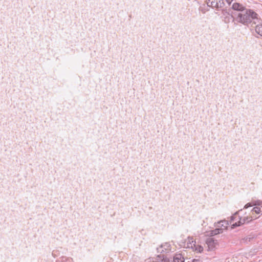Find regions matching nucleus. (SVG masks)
Here are the masks:
<instances>
[{
    "label": "nucleus",
    "mask_w": 262,
    "mask_h": 262,
    "mask_svg": "<svg viewBox=\"0 0 262 262\" xmlns=\"http://www.w3.org/2000/svg\"><path fill=\"white\" fill-rule=\"evenodd\" d=\"M257 14L251 9H245L242 12H239L235 20L244 25H248L252 20L257 18Z\"/></svg>",
    "instance_id": "f257e3e1"
},
{
    "label": "nucleus",
    "mask_w": 262,
    "mask_h": 262,
    "mask_svg": "<svg viewBox=\"0 0 262 262\" xmlns=\"http://www.w3.org/2000/svg\"><path fill=\"white\" fill-rule=\"evenodd\" d=\"M237 214L238 212H236L233 216H231V221L233 222L239 220L237 222H235L232 224L231 227L232 228L239 226L245 223H248L251 221L258 218V217L256 216L255 215H250L242 218L238 216Z\"/></svg>",
    "instance_id": "f03ea898"
},
{
    "label": "nucleus",
    "mask_w": 262,
    "mask_h": 262,
    "mask_svg": "<svg viewBox=\"0 0 262 262\" xmlns=\"http://www.w3.org/2000/svg\"><path fill=\"white\" fill-rule=\"evenodd\" d=\"M206 4L208 7L218 10L222 8L225 5L223 0H206Z\"/></svg>",
    "instance_id": "7ed1b4c3"
},
{
    "label": "nucleus",
    "mask_w": 262,
    "mask_h": 262,
    "mask_svg": "<svg viewBox=\"0 0 262 262\" xmlns=\"http://www.w3.org/2000/svg\"><path fill=\"white\" fill-rule=\"evenodd\" d=\"M158 252H160V255H164L167 253H169L171 251V246L168 243L162 244L159 247L157 248Z\"/></svg>",
    "instance_id": "20e7f679"
},
{
    "label": "nucleus",
    "mask_w": 262,
    "mask_h": 262,
    "mask_svg": "<svg viewBox=\"0 0 262 262\" xmlns=\"http://www.w3.org/2000/svg\"><path fill=\"white\" fill-rule=\"evenodd\" d=\"M150 262H169V259L163 254L158 255L156 257L152 258Z\"/></svg>",
    "instance_id": "39448f33"
},
{
    "label": "nucleus",
    "mask_w": 262,
    "mask_h": 262,
    "mask_svg": "<svg viewBox=\"0 0 262 262\" xmlns=\"http://www.w3.org/2000/svg\"><path fill=\"white\" fill-rule=\"evenodd\" d=\"M195 243L196 242L193 240V238L189 236L184 243V247L192 249Z\"/></svg>",
    "instance_id": "423d86ee"
},
{
    "label": "nucleus",
    "mask_w": 262,
    "mask_h": 262,
    "mask_svg": "<svg viewBox=\"0 0 262 262\" xmlns=\"http://www.w3.org/2000/svg\"><path fill=\"white\" fill-rule=\"evenodd\" d=\"M206 243L207 245L208 249L209 250H212L215 247V243L214 242V239L212 237H208L206 239Z\"/></svg>",
    "instance_id": "0eeeda50"
},
{
    "label": "nucleus",
    "mask_w": 262,
    "mask_h": 262,
    "mask_svg": "<svg viewBox=\"0 0 262 262\" xmlns=\"http://www.w3.org/2000/svg\"><path fill=\"white\" fill-rule=\"evenodd\" d=\"M232 8L234 10L238 11H240V12H242L246 9V8L243 5L238 3H233L232 6Z\"/></svg>",
    "instance_id": "6e6552de"
},
{
    "label": "nucleus",
    "mask_w": 262,
    "mask_h": 262,
    "mask_svg": "<svg viewBox=\"0 0 262 262\" xmlns=\"http://www.w3.org/2000/svg\"><path fill=\"white\" fill-rule=\"evenodd\" d=\"M173 262H184V258L180 253L176 254L173 257Z\"/></svg>",
    "instance_id": "1a4fd4ad"
},
{
    "label": "nucleus",
    "mask_w": 262,
    "mask_h": 262,
    "mask_svg": "<svg viewBox=\"0 0 262 262\" xmlns=\"http://www.w3.org/2000/svg\"><path fill=\"white\" fill-rule=\"evenodd\" d=\"M192 249L199 253H201L203 251V247L200 245H196V243L194 244V245L193 247V248Z\"/></svg>",
    "instance_id": "9d476101"
},
{
    "label": "nucleus",
    "mask_w": 262,
    "mask_h": 262,
    "mask_svg": "<svg viewBox=\"0 0 262 262\" xmlns=\"http://www.w3.org/2000/svg\"><path fill=\"white\" fill-rule=\"evenodd\" d=\"M251 212H252V214L251 215H254V212L257 214L262 213V211L261 210V208L259 207H254L252 209Z\"/></svg>",
    "instance_id": "9b49d317"
},
{
    "label": "nucleus",
    "mask_w": 262,
    "mask_h": 262,
    "mask_svg": "<svg viewBox=\"0 0 262 262\" xmlns=\"http://www.w3.org/2000/svg\"><path fill=\"white\" fill-rule=\"evenodd\" d=\"M223 230L224 229L219 228H216L213 230H212L211 232V236L222 233L223 232Z\"/></svg>",
    "instance_id": "f8f14e48"
},
{
    "label": "nucleus",
    "mask_w": 262,
    "mask_h": 262,
    "mask_svg": "<svg viewBox=\"0 0 262 262\" xmlns=\"http://www.w3.org/2000/svg\"><path fill=\"white\" fill-rule=\"evenodd\" d=\"M255 32L262 36V24H258L255 27Z\"/></svg>",
    "instance_id": "ddd939ff"
},
{
    "label": "nucleus",
    "mask_w": 262,
    "mask_h": 262,
    "mask_svg": "<svg viewBox=\"0 0 262 262\" xmlns=\"http://www.w3.org/2000/svg\"><path fill=\"white\" fill-rule=\"evenodd\" d=\"M218 227H224V229H226L228 225V223L226 221H221L218 223Z\"/></svg>",
    "instance_id": "4468645a"
},
{
    "label": "nucleus",
    "mask_w": 262,
    "mask_h": 262,
    "mask_svg": "<svg viewBox=\"0 0 262 262\" xmlns=\"http://www.w3.org/2000/svg\"><path fill=\"white\" fill-rule=\"evenodd\" d=\"M253 206H254L253 202L248 203L244 206V209H247L249 207H252Z\"/></svg>",
    "instance_id": "2eb2a0df"
},
{
    "label": "nucleus",
    "mask_w": 262,
    "mask_h": 262,
    "mask_svg": "<svg viewBox=\"0 0 262 262\" xmlns=\"http://www.w3.org/2000/svg\"><path fill=\"white\" fill-rule=\"evenodd\" d=\"M253 202L254 206H256V205L259 206V205H261L262 204V202L260 200L255 201Z\"/></svg>",
    "instance_id": "dca6fc26"
},
{
    "label": "nucleus",
    "mask_w": 262,
    "mask_h": 262,
    "mask_svg": "<svg viewBox=\"0 0 262 262\" xmlns=\"http://www.w3.org/2000/svg\"><path fill=\"white\" fill-rule=\"evenodd\" d=\"M226 2L229 4L230 5L231 3L232 2L233 0H225Z\"/></svg>",
    "instance_id": "f3484780"
},
{
    "label": "nucleus",
    "mask_w": 262,
    "mask_h": 262,
    "mask_svg": "<svg viewBox=\"0 0 262 262\" xmlns=\"http://www.w3.org/2000/svg\"><path fill=\"white\" fill-rule=\"evenodd\" d=\"M72 260V259H68L66 260V262H71Z\"/></svg>",
    "instance_id": "a211bd4d"
}]
</instances>
